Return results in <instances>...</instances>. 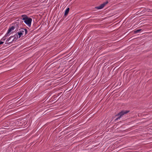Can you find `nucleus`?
<instances>
[{"mask_svg": "<svg viewBox=\"0 0 152 152\" xmlns=\"http://www.w3.org/2000/svg\"><path fill=\"white\" fill-rule=\"evenodd\" d=\"M9 33H8V31L7 33L4 36H5L6 37H7V36L8 35V34Z\"/></svg>", "mask_w": 152, "mask_h": 152, "instance_id": "12", "label": "nucleus"}, {"mask_svg": "<svg viewBox=\"0 0 152 152\" xmlns=\"http://www.w3.org/2000/svg\"><path fill=\"white\" fill-rule=\"evenodd\" d=\"M141 30H142L141 29H138L137 30L134 31V34L137 33H139Z\"/></svg>", "mask_w": 152, "mask_h": 152, "instance_id": "10", "label": "nucleus"}, {"mask_svg": "<svg viewBox=\"0 0 152 152\" xmlns=\"http://www.w3.org/2000/svg\"><path fill=\"white\" fill-rule=\"evenodd\" d=\"M148 12H149L150 11V9H148Z\"/></svg>", "mask_w": 152, "mask_h": 152, "instance_id": "14", "label": "nucleus"}, {"mask_svg": "<svg viewBox=\"0 0 152 152\" xmlns=\"http://www.w3.org/2000/svg\"><path fill=\"white\" fill-rule=\"evenodd\" d=\"M129 112L130 111L129 110H122L116 115V116H118V117L115 120L116 121L117 120L120 119V118L123 115H124L125 114H127V113H129Z\"/></svg>", "mask_w": 152, "mask_h": 152, "instance_id": "3", "label": "nucleus"}, {"mask_svg": "<svg viewBox=\"0 0 152 152\" xmlns=\"http://www.w3.org/2000/svg\"><path fill=\"white\" fill-rule=\"evenodd\" d=\"M69 9H70L69 8H68L65 10L64 15V16L65 17H66L68 15L69 10Z\"/></svg>", "mask_w": 152, "mask_h": 152, "instance_id": "7", "label": "nucleus"}, {"mask_svg": "<svg viewBox=\"0 0 152 152\" xmlns=\"http://www.w3.org/2000/svg\"><path fill=\"white\" fill-rule=\"evenodd\" d=\"M6 37L5 36L4 37L2 38L1 39V40L2 41H4L6 39Z\"/></svg>", "mask_w": 152, "mask_h": 152, "instance_id": "11", "label": "nucleus"}, {"mask_svg": "<svg viewBox=\"0 0 152 152\" xmlns=\"http://www.w3.org/2000/svg\"><path fill=\"white\" fill-rule=\"evenodd\" d=\"M13 36L14 37V38L11 41L9 42L10 43H12L13 42L15 41L18 39V37L17 34H15Z\"/></svg>", "mask_w": 152, "mask_h": 152, "instance_id": "6", "label": "nucleus"}, {"mask_svg": "<svg viewBox=\"0 0 152 152\" xmlns=\"http://www.w3.org/2000/svg\"><path fill=\"white\" fill-rule=\"evenodd\" d=\"M20 31L18 32L17 34L19 35V38L21 37H23L26 36V34H27V30L26 28H21L19 29Z\"/></svg>", "mask_w": 152, "mask_h": 152, "instance_id": "2", "label": "nucleus"}, {"mask_svg": "<svg viewBox=\"0 0 152 152\" xmlns=\"http://www.w3.org/2000/svg\"><path fill=\"white\" fill-rule=\"evenodd\" d=\"M12 25L13 26L15 29H16V30H17V31L19 27L20 24L18 22H15L14 23H12Z\"/></svg>", "mask_w": 152, "mask_h": 152, "instance_id": "5", "label": "nucleus"}, {"mask_svg": "<svg viewBox=\"0 0 152 152\" xmlns=\"http://www.w3.org/2000/svg\"><path fill=\"white\" fill-rule=\"evenodd\" d=\"M6 43L8 44V43H7V42H6Z\"/></svg>", "mask_w": 152, "mask_h": 152, "instance_id": "15", "label": "nucleus"}, {"mask_svg": "<svg viewBox=\"0 0 152 152\" xmlns=\"http://www.w3.org/2000/svg\"><path fill=\"white\" fill-rule=\"evenodd\" d=\"M13 37V36H11L7 40L6 42H7V43H9V44H10V43H9L10 42H9L10 40Z\"/></svg>", "mask_w": 152, "mask_h": 152, "instance_id": "9", "label": "nucleus"}, {"mask_svg": "<svg viewBox=\"0 0 152 152\" xmlns=\"http://www.w3.org/2000/svg\"><path fill=\"white\" fill-rule=\"evenodd\" d=\"M4 43V42H0V45L2 44H3Z\"/></svg>", "mask_w": 152, "mask_h": 152, "instance_id": "13", "label": "nucleus"}, {"mask_svg": "<svg viewBox=\"0 0 152 152\" xmlns=\"http://www.w3.org/2000/svg\"><path fill=\"white\" fill-rule=\"evenodd\" d=\"M108 3V1H107L105 2H104L103 3L100 5L99 6L95 7V8L98 9H101L103 8Z\"/></svg>", "mask_w": 152, "mask_h": 152, "instance_id": "4", "label": "nucleus"}, {"mask_svg": "<svg viewBox=\"0 0 152 152\" xmlns=\"http://www.w3.org/2000/svg\"><path fill=\"white\" fill-rule=\"evenodd\" d=\"M21 18L24 21V23L29 27H30L31 26L32 19L25 15H22Z\"/></svg>", "mask_w": 152, "mask_h": 152, "instance_id": "1", "label": "nucleus"}, {"mask_svg": "<svg viewBox=\"0 0 152 152\" xmlns=\"http://www.w3.org/2000/svg\"><path fill=\"white\" fill-rule=\"evenodd\" d=\"M15 29L13 25L11 27L9 28V29L8 30V33H10L11 32L12 30H14Z\"/></svg>", "mask_w": 152, "mask_h": 152, "instance_id": "8", "label": "nucleus"}]
</instances>
